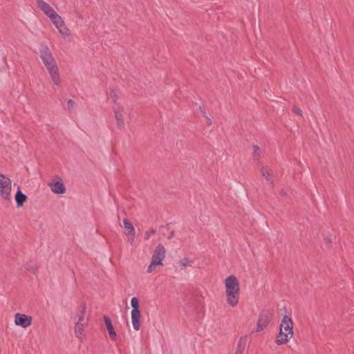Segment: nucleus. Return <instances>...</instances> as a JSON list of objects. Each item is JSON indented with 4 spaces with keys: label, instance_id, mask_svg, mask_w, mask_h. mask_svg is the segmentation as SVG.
Returning a JSON list of instances; mask_svg holds the SVG:
<instances>
[{
    "label": "nucleus",
    "instance_id": "f257e3e1",
    "mask_svg": "<svg viewBox=\"0 0 354 354\" xmlns=\"http://www.w3.org/2000/svg\"><path fill=\"white\" fill-rule=\"evenodd\" d=\"M40 57L50 76L53 83L58 86L60 84V76L56 61L46 45H41L39 48Z\"/></svg>",
    "mask_w": 354,
    "mask_h": 354
},
{
    "label": "nucleus",
    "instance_id": "f03ea898",
    "mask_svg": "<svg viewBox=\"0 0 354 354\" xmlns=\"http://www.w3.org/2000/svg\"><path fill=\"white\" fill-rule=\"evenodd\" d=\"M225 285L227 302L230 306L234 307L239 301V282L234 275H230L225 279Z\"/></svg>",
    "mask_w": 354,
    "mask_h": 354
},
{
    "label": "nucleus",
    "instance_id": "7ed1b4c3",
    "mask_svg": "<svg viewBox=\"0 0 354 354\" xmlns=\"http://www.w3.org/2000/svg\"><path fill=\"white\" fill-rule=\"evenodd\" d=\"M293 336V324L291 318L284 315L279 326V333L276 337V343L281 345L287 343Z\"/></svg>",
    "mask_w": 354,
    "mask_h": 354
},
{
    "label": "nucleus",
    "instance_id": "20e7f679",
    "mask_svg": "<svg viewBox=\"0 0 354 354\" xmlns=\"http://www.w3.org/2000/svg\"><path fill=\"white\" fill-rule=\"evenodd\" d=\"M11 180L3 174L0 177V196L6 201H10L11 198Z\"/></svg>",
    "mask_w": 354,
    "mask_h": 354
},
{
    "label": "nucleus",
    "instance_id": "39448f33",
    "mask_svg": "<svg viewBox=\"0 0 354 354\" xmlns=\"http://www.w3.org/2000/svg\"><path fill=\"white\" fill-rule=\"evenodd\" d=\"M166 250L162 244H158L152 255L151 261L153 265L162 266V261L165 257Z\"/></svg>",
    "mask_w": 354,
    "mask_h": 354
},
{
    "label": "nucleus",
    "instance_id": "423d86ee",
    "mask_svg": "<svg viewBox=\"0 0 354 354\" xmlns=\"http://www.w3.org/2000/svg\"><path fill=\"white\" fill-rule=\"evenodd\" d=\"M113 111L114 113V117L116 122V126L119 129L124 128V108L120 105H116L113 107Z\"/></svg>",
    "mask_w": 354,
    "mask_h": 354
},
{
    "label": "nucleus",
    "instance_id": "0eeeda50",
    "mask_svg": "<svg viewBox=\"0 0 354 354\" xmlns=\"http://www.w3.org/2000/svg\"><path fill=\"white\" fill-rule=\"evenodd\" d=\"M270 322V313L267 310L261 311L257 323V332L264 330Z\"/></svg>",
    "mask_w": 354,
    "mask_h": 354
},
{
    "label": "nucleus",
    "instance_id": "6e6552de",
    "mask_svg": "<svg viewBox=\"0 0 354 354\" xmlns=\"http://www.w3.org/2000/svg\"><path fill=\"white\" fill-rule=\"evenodd\" d=\"M15 323L16 325L26 328L31 325L32 317L24 314L17 313L15 315Z\"/></svg>",
    "mask_w": 354,
    "mask_h": 354
},
{
    "label": "nucleus",
    "instance_id": "1a4fd4ad",
    "mask_svg": "<svg viewBox=\"0 0 354 354\" xmlns=\"http://www.w3.org/2000/svg\"><path fill=\"white\" fill-rule=\"evenodd\" d=\"M122 222L124 229L128 232V240L131 243H132L136 237L135 228L128 218H124Z\"/></svg>",
    "mask_w": 354,
    "mask_h": 354
},
{
    "label": "nucleus",
    "instance_id": "9d476101",
    "mask_svg": "<svg viewBox=\"0 0 354 354\" xmlns=\"http://www.w3.org/2000/svg\"><path fill=\"white\" fill-rule=\"evenodd\" d=\"M38 8L48 17H50L55 10L44 0H35Z\"/></svg>",
    "mask_w": 354,
    "mask_h": 354
},
{
    "label": "nucleus",
    "instance_id": "9b49d317",
    "mask_svg": "<svg viewBox=\"0 0 354 354\" xmlns=\"http://www.w3.org/2000/svg\"><path fill=\"white\" fill-rule=\"evenodd\" d=\"M86 309V306L85 304H81L79 306L75 315V319H77V322L88 324V319L85 317Z\"/></svg>",
    "mask_w": 354,
    "mask_h": 354
},
{
    "label": "nucleus",
    "instance_id": "f8f14e48",
    "mask_svg": "<svg viewBox=\"0 0 354 354\" xmlns=\"http://www.w3.org/2000/svg\"><path fill=\"white\" fill-rule=\"evenodd\" d=\"M104 324L107 328V330H108V333H109L111 339L113 341H115L117 335H116V332L114 329V327L112 324L111 319L109 317L104 316Z\"/></svg>",
    "mask_w": 354,
    "mask_h": 354
},
{
    "label": "nucleus",
    "instance_id": "ddd939ff",
    "mask_svg": "<svg viewBox=\"0 0 354 354\" xmlns=\"http://www.w3.org/2000/svg\"><path fill=\"white\" fill-rule=\"evenodd\" d=\"M86 323L76 322L75 324V333L81 342L83 341L84 337V327L86 326Z\"/></svg>",
    "mask_w": 354,
    "mask_h": 354
},
{
    "label": "nucleus",
    "instance_id": "4468645a",
    "mask_svg": "<svg viewBox=\"0 0 354 354\" xmlns=\"http://www.w3.org/2000/svg\"><path fill=\"white\" fill-rule=\"evenodd\" d=\"M51 191L55 194H64L66 191L64 185L62 181H56L50 185Z\"/></svg>",
    "mask_w": 354,
    "mask_h": 354
},
{
    "label": "nucleus",
    "instance_id": "2eb2a0df",
    "mask_svg": "<svg viewBox=\"0 0 354 354\" xmlns=\"http://www.w3.org/2000/svg\"><path fill=\"white\" fill-rule=\"evenodd\" d=\"M131 322L133 327L136 330L140 329V312H131Z\"/></svg>",
    "mask_w": 354,
    "mask_h": 354
},
{
    "label": "nucleus",
    "instance_id": "dca6fc26",
    "mask_svg": "<svg viewBox=\"0 0 354 354\" xmlns=\"http://www.w3.org/2000/svg\"><path fill=\"white\" fill-rule=\"evenodd\" d=\"M107 99L111 103L116 104L119 99V91L115 88H110Z\"/></svg>",
    "mask_w": 354,
    "mask_h": 354
},
{
    "label": "nucleus",
    "instance_id": "f3484780",
    "mask_svg": "<svg viewBox=\"0 0 354 354\" xmlns=\"http://www.w3.org/2000/svg\"><path fill=\"white\" fill-rule=\"evenodd\" d=\"M27 196L23 194L21 189L19 188L15 194V201L18 207H21L23 204L26 201Z\"/></svg>",
    "mask_w": 354,
    "mask_h": 354
},
{
    "label": "nucleus",
    "instance_id": "a211bd4d",
    "mask_svg": "<svg viewBox=\"0 0 354 354\" xmlns=\"http://www.w3.org/2000/svg\"><path fill=\"white\" fill-rule=\"evenodd\" d=\"M57 29L58 30L59 34L64 37H69L71 35V31L68 28V27L66 26L64 21H62V23L59 24L57 26H55Z\"/></svg>",
    "mask_w": 354,
    "mask_h": 354
},
{
    "label": "nucleus",
    "instance_id": "6ab92c4d",
    "mask_svg": "<svg viewBox=\"0 0 354 354\" xmlns=\"http://www.w3.org/2000/svg\"><path fill=\"white\" fill-rule=\"evenodd\" d=\"M261 174L263 176L265 177V178L268 181V182H270L271 183H272V178H271V176L272 175V170L268 168V167H262L261 169Z\"/></svg>",
    "mask_w": 354,
    "mask_h": 354
},
{
    "label": "nucleus",
    "instance_id": "aec40b11",
    "mask_svg": "<svg viewBox=\"0 0 354 354\" xmlns=\"http://www.w3.org/2000/svg\"><path fill=\"white\" fill-rule=\"evenodd\" d=\"M52 23L55 25V26H57L59 24L62 23L63 19L62 17L58 15L57 12L54 13L53 15H51L50 17H48Z\"/></svg>",
    "mask_w": 354,
    "mask_h": 354
},
{
    "label": "nucleus",
    "instance_id": "412c9836",
    "mask_svg": "<svg viewBox=\"0 0 354 354\" xmlns=\"http://www.w3.org/2000/svg\"><path fill=\"white\" fill-rule=\"evenodd\" d=\"M131 305L132 307L131 312H140V310H139L140 305H139V301H138V298L133 297L131 300Z\"/></svg>",
    "mask_w": 354,
    "mask_h": 354
},
{
    "label": "nucleus",
    "instance_id": "4be33fe9",
    "mask_svg": "<svg viewBox=\"0 0 354 354\" xmlns=\"http://www.w3.org/2000/svg\"><path fill=\"white\" fill-rule=\"evenodd\" d=\"M192 262L193 261L188 258H183V259L180 260V265L181 266V267L185 268L187 266H191Z\"/></svg>",
    "mask_w": 354,
    "mask_h": 354
},
{
    "label": "nucleus",
    "instance_id": "5701e85b",
    "mask_svg": "<svg viewBox=\"0 0 354 354\" xmlns=\"http://www.w3.org/2000/svg\"><path fill=\"white\" fill-rule=\"evenodd\" d=\"M156 233V230L151 229L150 230L145 232V239L146 240H149L151 235L154 234Z\"/></svg>",
    "mask_w": 354,
    "mask_h": 354
},
{
    "label": "nucleus",
    "instance_id": "b1692460",
    "mask_svg": "<svg viewBox=\"0 0 354 354\" xmlns=\"http://www.w3.org/2000/svg\"><path fill=\"white\" fill-rule=\"evenodd\" d=\"M75 102L72 100H68L67 101V106L69 110H72L74 108Z\"/></svg>",
    "mask_w": 354,
    "mask_h": 354
},
{
    "label": "nucleus",
    "instance_id": "393cba45",
    "mask_svg": "<svg viewBox=\"0 0 354 354\" xmlns=\"http://www.w3.org/2000/svg\"><path fill=\"white\" fill-rule=\"evenodd\" d=\"M293 112L295 113V114H297L299 115H302V111L301 109H299V107H297V106H295L293 108Z\"/></svg>",
    "mask_w": 354,
    "mask_h": 354
},
{
    "label": "nucleus",
    "instance_id": "a878e982",
    "mask_svg": "<svg viewBox=\"0 0 354 354\" xmlns=\"http://www.w3.org/2000/svg\"><path fill=\"white\" fill-rule=\"evenodd\" d=\"M156 265H153L152 264V261H151V263L150 265L148 266L147 269V273H151L153 270V268L156 266Z\"/></svg>",
    "mask_w": 354,
    "mask_h": 354
},
{
    "label": "nucleus",
    "instance_id": "bb28decb",
    "mask_svg": "<svg viewBox=\"0 0 354 354\" xmlns=\"http://www.w3.org/2000/svg\"><path fill=\"white\" fill-rule=\"evenodd\" d=\"M205 118H206L207 125L208 126H211L212 124V120L209 117H207V115L205 116Z\"/></svg>",
    "mask_w": 354,
    "mask_h": 354
},
{
    "label": "nucleus",
    "instance_id": "cd10ccee",
    "mask_svg": "<svg viewBox=\"0 0 354 354\" xmlns=\"http://www.w3.org/2000/svg\"><path fill=\"white\" fill-rule=\"evenodd\" d=\"M254 154H255V153H258V152H259V151H260L259 147H257V146H256V145H255V146H254Z\"/></svg>",
    "mask_w": 354,
    "mask_h": 354
},
{
    "label": "nucleus",
    "instance_id": "c85d7f7f",
    "mask_svg": "<svg viewBox=\"0 0 354 354\" xmlns=\"http://www.w3.org/2000/svg\"><path fill=\"white\" fill-rule=\"evenodd\" d=\"M200 110L201 111V113L203 115V116H206V113L204 108L200 107Z\"/></svg>",
    "mask_w": 354,
    "mask_h": 354
},
{
    "label": "nucleus",
    "instance_id": "c756f323",
    "mask_svg": "<svg viewBox=\"0 0 354 354\" xmlns=\"http://www.w3.org/2000/svg\"><path fill=\"white\" fill-rule=\"evenodd\" d=\"M26 269L29 271H31L32 272H35V270H36V268H29V267H27Z\"/></svg>",
    "mask_w": 354,
    "mask_h": 354
},
{
    "label": "nucleus",
    "instance_id": "7c9ffc66",
    "mask_svg": "<svg viewBox=\"0 0 354 354\" xmlns=\"http://www.w3.org/2000/svg\"><path fill=\"white\" fill-rule=\"evenodd\" d=\"M286 194V193L285 192V191H284V190H281V191L280 192V195H281V196H285Z\"/></svg>",
    "mask_w": 354,
    "mask_h": 354
},
{
    "label": "nucleus",
    "instance_id": "2f4dec72",
    "mask_svg": "<svg viewBox=\"0 0 354 354\" xmlns=\"http://www.w3.org/2000/svg\"><path fill=\"white\" fill-rule=\"evenodd\" d=\"M326 241L327 244H329L331 242L330 239H326Z\"/></svg>",
    "mask_w": 354,
    "mask_h": 354
},
{
    "label": "nucleus",
    "instance_id": "473e14b6",
    "mask_svg": "<svg viewBox=\"0 0 354 354\" xmlns=\"http://www.w3.org/2000/svg\"><path fill=\"white\" fill-rule=\"evenodd\" d=\"M235 354H242V353H241V352L239 353V352L236 351V352L235 353Z\"/></svg>",
    "mask_w": 354,
    "mask_h": 354
},
{
    "label": "nucleus",
    "instance_id": "72a5a7b5",
    "mask_svg": "<svg viewBox=\"0 0 354 354\" xmlns=\"http://www.w3.org/2000/svg\"><path fill=\"white\" fill-rule=\"evenodd\" d=\"M2 175H3V174H0V177H1V176H2Z\"/></svg>",
    "mask_w": 354,
    "mask_h": 354
}]
</instances>
